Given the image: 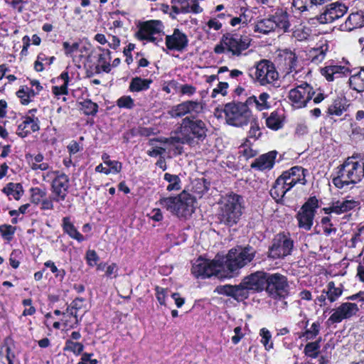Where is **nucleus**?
I'll use <instances>...</instances> for the list:
<instances>
[{
	"mask_svg": "<svg viewBox=\"0 0 364 364\" xmlns=\"http://www.w3.org/2000/svg\"><path fill=\"white\" fill-rule=\"evenodd\" d=\"M256 251L252 247H237L230 249L225 257L220 256L225 278H232L237 275L239 270L252 261Z\"/></svg>",
	"mask_w": 364,
	"mask_h": 364,
	"instance_id": "1",
	"label": "nucleus"
},
{
	"mask_svg": "<svg viewBox=\"0 0 364 364\" xmlns=\"http://www.w3.org/2000/svg\"><path fill=\"white\" fill-rule=\"evenodd\" d=\"M363 177L364 161L356 156H352L338 167L337 176L332 179V183L342 189L358 183Z\"/></svg>",
	"mask_w": 364,
	"mask_h": 364,
	"instance_id": "2",
	"label": "nucleus"
},
{
	"mask_svg": "<svg viewBox=\"0 0 364 364\" xmlns=\"http://www.w3.org/2000/svg\"><path fill=\"white\" fill-rule=\"evenodd\" d=\"M279 58L283 62L282 69L284 72V80L289 83L300 84L304 82L309 73L301 65L296 53L290 50H281Z\"/></svg>",
	"mask_w": 364,
	"mask_h": 364,
	"instance_id": "3",
	"label": "nucleus"
},
{
	"mask_svg": "<svg viewBox=\"0 0 364 364\" xmlns=\"http://www.w3.org/2000/svg\"><path fill=\"white\" fill-rule=\"evenodd\" d=\"M242 198L235 193L222 197L219 202L218 218L226 225L237 223L242 214Z\"/></svg>",
	"mask_w": 364,
	"mask_h": 364,
	"instance_id": "4",
	"label": "nucleus"
},
{
	"mask_svg": "<svg viewBox=\"0 0 364 364\" xmlns=\"http://www.w3.org/2000/svg\"><path fill=\"white\" fill-rule=\"evenodd\" d=\"M326 97V95L320 89L315 90L306 82L296 83L295 87L291 89L288 94L291 105L296 109L305 107L311 100L315 104H318Z\"/></svg>",
	"mask_w": 364,
	"mask_h": 364,
	"instance_id": "5",
	"label": "nucleus"
},
{
	"mask_svg": "<svg viewBox=\"0 0 364 364\" xmlns=\"http://www.w3.org/2000/svg\"><path fill=\"white\" fill-rule=\"evenodd\" d=\"M251 39L239 33H226L214 48L216 54L227 53L233 57L240 56L250 46Z\"/></svg>",
	"mask_w": 364,
	"mask_h": 364,
	"instance_id": "6",
	"label": "nucleus"
},
{
	"mask_svg": "<svg viewBox=\"0 0 364 364\" xmlns=\"http://www.w3.org/2000/svg\"><path fill=\"white\" fill-rule=\"evenodd\" d=\"M223 112L227 124L235 127H246L254 116L246 102H228L224 106Z\"/></svg>",
	"mask_w": 364,
	"mask_h": 364,
	"instance_id": "7",
	"label": "nucleus"
},
{
	"mask_svg": "<svg viewBox=\"0 0 364 364\" xmlns=\"http://www.w3.org/2000/svg\"><path fill=\"white\" fill-rule=\"evenodd\" d=\"M250 77L262 86L279 85V73L274 64L269 60H262L250 70Z\"/></svg>",
	"mask_w": 364,
	"mask_h": 364,
	"instance_id": "8",
	"label": "nucleus"
},
{
	"mask_svg": "<svg viewBox=\"0 0 364 364\" xmlns=\"http://www.w3.org/2000/svg\"><path fill=\"white\" fill-rule=\"evenodd\" d=\"M208 131L206 124L201 119H194L188 117L183 119L180 133L183 137V142L189 144H193L195 140L203 141L206 137Z\"/></svg>",
	"mask_w": 364,
	"mask_h": 364,
	"instance_id": "9",
	"label": "nucleus"
},
{
	"mask_svg": "<svg viewBox=\"0 0 364 364\" xmlns=\"http://www.w3.org/2000/svg\"><path fill=\"white\" fill-rule=\"evenodd\" d=\"M164 26L160 20H149L141 23L136 33L138 40L159 46L163 42Z\"/></svg>",
	"mask_w": 364,
	"mask_h": 364,
	"instance_id": "10",
	"label": "nucleus"
},
{
	"mask_svg": "<svg viewBox=\"0 0 364 364\" xmlns=\"http://www.w3.org/2000/svg\"><path fill=\"white\" fill-rule=\"evenodd\" d=\"M191 272L197 278L215 276L220 279H225L224 276L220 275L223 273V270L219 255L213 260L199 257L193 264Z\"/></svg>",
	"mask_w": 364,
	"mask_h": 364,
	"instance_id": "11",
	"label": "nucleus"
},
{
	"mask_svg": "<svg viewBox=\"0 0 364 364\" xmlns=\"http://www.w3.org/2000/svg\"><path fill=\"white\" fill-rule=\"evenodd\" d=\"M318 208V200L315 196L310 197L296 215L298 227L306 231L311 229L314 219Z\"/></svg>",
	"mask_w": 364,
	"mask_h": 364,
	"instance_id": "12",
	"label": "nucleus"
},
{
	"mask_svg": "<svg viewBox=\"0 0 364 364\" xmlns=\"http://www.w3.org/2000/svg\"><path fill=\"white\" fill-rule=\"evenodd\" d=\"M294 246L293 240L289 233L277 234L273 239L269 249V257L272 259L282 258L290 255Z\"/></svg>",
	"mask_w": 364,
	"mask_h": 364,
	"instance_id": "13",
	"label": "nucleus"
},
{
	"mask_svg": "<svg viewBox=\"0 0 364 364\" xmlns=\"http://www.w3.org/2000/svg\"><path fill=\"white\" fill-rule=\"evenodd\" d=\"M36 109H33L28 112V113L21 117L17 122L16 134L21 138H24L33 132H36L40 129V121L34 113Z\"/></svg>",
	"mask_w": 364,
	"mask_h": 364,
	"instance_id": "14",
	"label": "nucleus"
},
{
	"mask_svg": "<svg viewBox=\"0 0 364 364\" xmlns=\"http://www.w3.org/2000/svg\"><path fill=\"white\" fill-rule=\"evenodd\" d=\"M203 110V104L201 101L187 100L174 106L169 114L173 118L181 117L187 114L192 117L197 116Z\"/></svg>",
	"mask_w": 364,
	"mask_h": 364,
	"instance_id": "15",
	"label": "nucleus"
},
{
	"mask_svg": "<svg viewBox=\"0 0 364 364\" xmlns=\"http://www.w3.org/2000/svg\"><path fill=\"white\" fill-rule=\"evenodd\" d=\"M265 289L271 295L280 296L287 291L288 282L285 276L279 274L266 273Z\"/></svg>",
	"mask_w": 364,
	"mask_h": 364,
	"instance_id": "16",
	"label": "nucleus"
},
{
	"mask_svg": "<svg viewBox=\"0 0 364 364\" xmlns=\"http://www.w3.org/2000/svg\"><path fill=\"white\" fill-rule=\"evenodd\" d=\"M358 311L359 308L356 304L344 302L333 310L328 321L331 323H338L353 317Z\"/></svg>",
	"mask_w": 364,
	"mask_h": 364,
	"instance_id": "17",
	"label": "nucleus"
},
{
	"mask_svg": "<svg viewBox=\"0 0 364 364\" xmlns=\"http://www.w3.org/2000/svg\"><path fill=\"white\" fill-rule=\"evenodd\" d=\"M204 0H172V9L175 14H199L203 11L200 3Z\"/></svg>",
	"mask_w": 364,
	"mask_h": 364,
	"instance_id": "18",
	"label": "nucleus"
},
{
	"mask_svg": "<svg viewBox=\"0 0 364 364\" xmlns=\"http://www.w3.org/2000/svg\"><path fill=\"white\" fill-rule=\"evenodd\" d=\"M348 7L342 3L335 2L328 5L324 11L319 16L318 21L321 23H329L343 16Z\"/></svg>",
	"mask_w": 364,
	"mask_h": 364,
	"instance_id": "19",
	"label": "nucleus"
},
{
	"mask_svg": "<svg viewBox=\"0 0 364 364\" xmlns=\"http://www.w3.org/2000/svg\"><path fill=\"white\" fill-rule=\"evenodd\" d=\"M69 178L65 173H57L52 182L51 189L53 200L60 202L65 199L69 188Z\"/></svg>",
	"mask_w": 364,
	"mask_h": 364,
	"instance_id": "20",
	"label": "nucleus"
},
{
	"mask_svg": "<svg viewBox=\"0 0 364 364\" xmlns=\"http://www.w3.org/2000/svg\"><path fill=\"white\" fill-rule=\"evenodd\" d=\"M165 44L169 50L182 51L188 46V36L178 28H174L172 34L166 36Z\"/></svg>",
	"mask_w": 364,
	"mask_h": 364,
	"instance_id": "21",
	"label": "nucleus"
},
{
	"mask_svg": "<svg viewBox=\"0 0 364 364\" xmlns=\"http://www.w3.org/2000/svg\"><path fill=\"white\" fill-rule=\"evenodd\" d=\"M178 141L179 140L177 137L151 139L149 141V145L151 148L146 153L151 157H161L166 152V145H174L176 143H178Z\"/></svg>",
	"mask_w": 364,
	"mask_h": 364,
	"instance_id": "22",
	"label": "nucleus"
},
{
	"mask_svg": "<svg viewBox=\"0 0 364 364\" xmlns=\"http://www.w3.org/2000/svg\"><path fill=\"white\" fill-rule=\"evenodd\" d=\"M241 284L245 292L246 290L261 291L265 289L266 287V272H256L252 273L245 277Z\"/></svg>",
	"mask_w": 364,
	"mask_h": 364,
	"instance_id": "23",
	"label": "nucleus"
},
{
	"mask_svg": "<svg viewBox=\"0 0 364 364\" xmlns=\"http://www.w3.org/2000/svg\"><path fill=\"white\" fill-rule=\"evenodd\" d=\"M358 205L359 202L353 199L338 200L332 201L329 206L323 208V211L326 215H341L356 208Z\"/></svg>",
	"mask_w": 364,
	"mask_h": 364,
	"instance_id": "24",
	"label": "nucleus"
},
{
	"mask_svg": "<svg viewBox=\"0 0 364 364\" xmlns=\"http://www.w3.org/2000/svg\"><path fill=\"white\" fill-rule=\"evenodd\" d=\"M270 16L272 19H273L276 32L287 33L290 31L291 26L290 21L291 16L286 10L277 8L275 12Z\"/></svg>",
	"mask_w": 364,
	"mask_h": 364,
	"instance_id": "25",
	"label": "nucleus"
},
{
	"mask_svg": "<svg viewBox=\"0 0 364 364\" xmlns=\"http://www.w3.org/2000/svg\"><path fill=\"white\" fill-rule=\"evenodd\" d=\"M176 215L185 216L193 212L195 200L189 193L182 192L176 196Z\"/></svg>",
	"mask_w": 364,
	"mask_h": 364,
	"instance_id": "26",
	"label": "nucleus"
},
{
	"mask_svg": "<svg viewBox=\"0 0 364 364\" xmlns=\"http://www.w3.org/2000/svg\"><path fill=\"white\" fill-rule=\"evenodd\" d=\"M321 73L328 81H333L342 76H346L350 70L346 66L331 63L323 68Z\"/></svg>",
	"mask_w": 364,
	"mask_h": 364,
	"instance_id": "27",
	"label": "nucleus"
},
{
	"mask_svg": "<svg viewBox=\"0 0 364 364\" xmlns=\"http://www.w3.org/2000/svg\"><path fill=\"white\" fill-rule=\"evenodd\" d=\"M276 156V151H269L262 154L252 163L251 167L259 171L269 170L274 164Z\"/></svg>",
	"mask_w": 364,
	"mask_h": 364,
	"instance_id": "28",
	"label": "nucleus"
},
{
	"mask_svg": "<svg viewBox=\"0 0 364 364\" xmlns=\"http://www.w3.org/2000/svg\"><path fill=\"white\" fill-rule=\"evenodd\" d=\"M222 28L223 23L217 18H210L202 29L208 40L215 41L218 38Z\"/></svg>",
	"mask_w": 364,
	"mask_h": 364,
	"instance_id": "29",
	"label": "nucleus"
},
{
	"mask_svg": "<svg viewBox=\"0 0 364 364\" xmlns=\"http://www.w3.org/2000/svg\"><path fill=\"white\" fill-rule=\"evenodd\" d=\"M364 26V15L362 11L350 14L344 23L341 25V31H350Z\"/></svg>",
	"mask_w": 364,
	"mask_h": 364,
	"instance_id": "30",
	"label": "nucleus"
},
{
	"mask_svg": "<svg viewBox=\"0 0 364 364\" xmlns=\"http://www.w3.org/2000/svg\"><path fill=\"white\" fill-rule=\"evenodd\" d=\"M270 98L269 95L267 92H262L258 97L252 95L249 97L246 100V103L248 106H255V108L259 111H263L270 107L268 100Z\"/></svg>",
	"mask_w": 364,
	"mask_h": 364,
	"instance_id": "31",
	"label": "nucleus"
},
{
	"mask_svg": "<svg viewBox=\"0 0 364 364\" xmlns=\"http://www.w3.org/2000/svg\"><path fill=\"white\" fill-rule=\"evenodd\" d=\"M62 228L65 233L70 237L82 242L85 240V237L77 230L74 224L71 222L69 217H64L62 220Z\"/></svg>",
	"mask_w": 364,
	"mask_h": 364,
	"instance_id": "32",
	"label": "nucleus"
},
{
	"mask_svg": "<svg viewBox=\"0 0 364 364\" xmlns=\"http://www.w3.org/2000/svg\"><path fill=\"white\" fill-rule=\"evenodd\" d=\"M328 50V46L326 43L312 48L308 52L309 59L312 63L318 65L324 60Z\"/></svg>",
	"mask_w": 364,
	"mask_h": 364,
	"instance_id": "33",
	"label": "nucleus"
},
{
	"mask_svg": "<svg viewBox=\"0 0 364 364\" xmlns=\"http://www.w3.org/2000/svg\"><path fill=\"white\" fill-rule=\"evenodd\" d=\"M308 323L309 321H306L304 331L299 334V338L306 341L316 338L321 331V323L319 321L312 323L309 327H307Z\"/></svg>",
	"mask_w": 364,
	"mask_h": 364,
	"instance_id": "34",
	"label": "nucleus"
},
{
	"mask_svg": "<svg viewBox=\"0 0 364 364\" xmlns=\"http://www.w3.org/2000/svg\"><path fill=\"white\" fill-rule=\"evenodd\" d=\"M152 80L150 79H144L140 77H133L130 82L129 90L133 92H139L147 90Z\"/></svg>",
	"mask_w": 364,
	"mask_h": 364,
	"instance_id": "35",
	"label": "nucleus"
},
{
	"mask_svg": "<svg viewBox=\"0 0 364 364\" xmlns=\"http://www.w3.org/2000/svg\"><path fill=\"white\" fill-rule=\"evenodd\" d=\"M255 31L263 34L276 31L271 16L269 15L268 17L257 21L255 26Z\"/></svg>",
	"mask_w": 364,
	"mask_h": 364,
	"instance_id": "36",
	"label": "nucleus"
},
{
	"mask_svg": "<svg viewBox=\"0 0 364 364\" xmlns=\"http://www.w3.org/2000/svg\"><path fill=\"white\" fill-rule=\"evenodd\" d=\"M103 51L105 53L99 55L98 64L95 67L96 73H100L101 72L108 73L111 70V65L109 63L111 53L109 50H103Z\"/></svg>",
	"mask_w": 364,
	"mask_h": 364,
	"instance_id": "37",
	"label": "nucleus"
},
{
	"mask_svg": "<svg viewBox=\"0 0 364 364\" xmlns=\"http://www.w3.org/2000/svg\"><path fill=\"white\" fill-rule=\"evenodd\" d=\"M9 199L19 200L23 193L22 186L18 183H9L2 190Z\"/></svg>",
	"mask_w": 364,
	"mask_h": 364,
	"instance_id": "38",
	"label": "nucleus"
},
{
	"mask_svg": "<svg viewBox=\"0 0 364 364\" xmlns=\"http://www.w3.org/2000/svg\"><path fill=\"white\" fill-rule=\"evenodd\" d=\"M284 117L281 112L274 111L266 119V125L272 130H278L283 126Z\"/></svg>",
	"mask_w": 364,
	"mask_h": 364,
	"instance_id": "39",
	"label": "nucleus"
},
{
	"mask_svg": "<svg viewBox=\"0 0 364 364\" xmlns=\"http://www.w3.org/2000/svg\"><path fill=\"white\" fill-rule=\"evenodd\" d=\"M321 337L318 339L307 343L304 348V353L306 356L311 358H318L321 351Z\"/></svg>",
	"mask_w": 364,
	"mask_h": 364,
	"instance_id": "40",
	"label": "nucleus"
},
{
	"mask_svg": "<svg viewBox=\"0 0 364 364\" xmlns=\"http://www.w3.org/2000/svg\"><path fill=\"white\" fill-rule=\"evenodd\" d=\"M350 87L358 92L364 91V68L349 78Z\"/></svg>",
	"mask_w": 364,
	"mask_h": 364,
	"instance_id": "41",
	"label": "nucleus"
},
{
	"mask_svg": "<svg viewBox=\"0 0 364 364\" xmlns=\"http://www.w3.org/2000/svg\"><path fill=\"white\" fill-rule=\"evenodd\" d=\"M63 48L64 50V53L66 56L71 57L73 59L74 62L77 63L75 59L76 54L79 53H82L83 50H85V46H81L80 44L77 42H74L73 43H70L69 42H63Z\"/></svg>",
	"mask_w": 364,
	"mask_h": 364,
	"instance_id": "42",
	"label": "nucleus"
},
{
	"mask_svg": "<svg viewBox=\"0 0 364 364\" xmlns=\"http://www.w3.org/2000/svg\"><path fill=\"white\" fill-rule=\"evenodd\" d=\"M249 124H250V127L248 132L246 142H248L250 139H253L255 141L258 139L262 135L261 124L257 117L254 115L250 119Z\"/></svg>",
	"mask_w": 364,
	"mask_h": 364,
	"instance_id": "43",
	"label": "nucleus"
},
{
	"mask_svg": "<svg viewBox=\"0 0 364 364\" xmlns=\"http://www.w3.org/2000/svg\"><path fill=\"white\" fill-rule=\"evenodd\" d=\"M289 191L286 188L281 180H276L274 185L270 190L271 196L276 200L280 202Z\"/></svg>",
	"mask_w": 364,
	"mask_h": 364,
	"instance_id": "44",
	"label": "nucleus"
},
{
	"mask_svg": "<svg viewBox=\"0 0 364 364\" xmlns=\"http://www.w3.org/2000/svg\"><path fill=\"white\" fill-rule=\"evenodd\" d=\"M63 324L66 328H73L78 323L77 314L76 312L68 308L66 311L63 313Z\"/></svg>",
	"mask_w": 364,
	"mask_h": 364,
	"instance_id": "45",
	"label": "nucleus"
},
{
	"mask_svg": "<svg viewBox=\"0 0 364 364\" xmlns=\"http://www.w3.org/2000/svg\"><path fill=\"white\" fill-rule=\"evenodd\" d=\"M223 289L225 294L231 296L236 299H240L242 297H245L246 292L244 291L241 283L239 285L235 286L225 285L223 287Z\"/></svg>",
	"mask_w": 364,
	"mask_h": 364,
	"instance_id": "46",
	"label": "nucleus"
},
{
	"mask_svg": "<svg viewBox=\"0 0 364 364\" xmlns=\"http://www.w3.org/2000/svg\"><path fill=\"white\" fill-rule=\"evenodd\" d=\"M285 172L287 173H289L290 178L294 183L301 184L306 183L304 169L303 168L300 166H294Z\"/></svg>",
	"mask_w": 364,
	"mask_h": 364,
	"instance_id": "47",
	"label": "nucleus"
},
{
	"mask_svg": "<svg viewBox=\"0 0 364 364\" xmlns=\"http://www.w3.org/2000/svg\"><path fill=\"white\" fill-rule=\"evenodd\" d=\"M176 197H162L156 203V204L166 209L172 214L176 215Z\"/></svg>",
	"mask_w": 364,
	"mask_h": 364,
	"instance_id": "48",
	"label": "nucleus"
},
{
	"mask_svg": "<svg viewBox=\"0 0 364 364\" xmlns=\"http://www.w3.org/2000/svg\"><path fill=\"white\" fill-rule=\"evenodd\" d=\"M346 107L341 99H336L328 106L327 113L330 116H341L346 111Z\"/></svg>",
	"mask_w": 364,
	"mask_h": 364,
	"instance_id": "49",
	"label": "nucleus"
},
{
	"mask_svg": "<svg viewBox=\"0 0 364 364\" xmlns=\"http://www.w3.org/2000/svg\"><path fill=\"white\" fill-rule=\"evenodd\" d=\"M164 178L168 183L166 186L168 191H179L181 188L180 178L177 175L166 173Z\"/></svg>",
	"mask_w": 364,
	"mask_h": 364,
	"instance_id": "50",
	"label": "nucleus"
},
{
	"mask_svg": "<svg viewBox=\"0 0 364 364\" xmlns=\"http://www.w3.org/2000/svg\"><path fill=\"white\" fill-rule=\"evenodd\" d=\"M343 290L340 287H336L333 282H330L326 286L328 300L332 303L336 301L342 294Z\"/></svg>",
	"mask_w": 364,
	"mask_h": 364,
	"instance_id": "51",
	"label": "nucleus"
},
{
	"mask_svg": "<svg viewBox=\"0 0 364 364\" xmlns=\"http://www.w3.org/2000/svg\"><path fill=\"white\" fill-rule=\"evenodd\" d=\"M321 225L323 230V232L326 236H331L336 235L337 229L331 223V220L329 216H326L321 218Z\"/></svg>",
	"mask_w": 364,
	"mask_h": 364,
	"instance_id": "52",
	"label": "nucleus"
},
{
	"mask_svg": "<svg viewBox=\"0 0 364 364\" xmlns=\"http://www.w3.org/2000/svg\"><path fill=\"white\" fill-rule=\"evenodd\" d=\"M44 156L41 154L36 155L31 162V166L33 170L46 171L49 168L48 162L43 161Z\"/></svg>",
	"mask_w": 364,
	"mask_h": 364,
	"instance_id": "53",
	"label": "nucleus"
},
{
	"mask_svg": "<svg viewBox=\"0 0 364 364\" xmlns=\"http://www.w3.org/2000/svg\"><path fill=\"white\" fill-rule=\"evenodd\" d=\"M259 336H261V343L264 346L267 350H269L273 348V342L272 341V334L270 331L265 328H262L259 331Z\"/></svg>",
	"mask_w": 364,
	"mask_h": 364,
	"instance_id": "54",
	"label": "nucleus"
},
{
	"mask_svg": "<svg viewBox=\"0 0 364 364\" xmlns=\"http://www.w3.org/2000/svg\"><path fill=\"white\" fill-rule=\"evenodd\" d=\"M80 109L86 115H95L97 112L98 106L90 100H84L80 103Z\"/></svg>",
	"mask_w": 364,
	"mask_h": 364,
	"instance_id": "55",
	"label": "nucleus"
},
{
	"mask_svg": "<svg viewBox=\"0 0 364 364\" xmlns=\"http://www.w3.org/2000/svg\"><path fill=\"white\" fill-rule=\"evenodd\" d=\"M84 349V346L82 343L78 342H74L71 340H67L64 346L63 350L65 351L73 352L75 355H80Z\"/></svg>",
	"mask_w": 364,
	"mask_h": 364,
	"instance_id": "56",
	"label": "nucleus"
},
{
	"mask_svg": "<svg viewBox=\"0 0 364 364\" xmlns=\"http://www.w3.org/2000/svg\"><path fill=\"white\" fill-rule=\"evenodd\" d=\"M16 230V227L11 225L4 224L0 225V233L2 237L9 242L13 239Z\"/></svg>",
	"mask_w": 364,
	"mask_h": 364,
	"instance_id": "57",
	"label": "nucleus"
},
{
	"mask_svg": "<svg viewBox=\"0 0 364 364\" xmlns=\"http://www.w3.org/2000/svg\"><path fill=\"white\" fill-rule=\"evenodd\" d=\"M46 195V191L39 188H31V201L36 205L43 200Z\"/></svg>",
	"mask_w": 364,
	"mask_h": 364,
	"instance_id": "58",
	"label": "nucleus"
},
{
	"mask_svg": "<svg viewBox=\"0 0 364 364\" xmlns=\"http://www.w3.org/2000/svg\"><path fill=\"white\" fill-rule=\"evenodd\" d=\"M117 105L120 108L132 109L134 106V102L130 96H122L117 100Z\"/></svg>",
	"mask_w": 364,
	"mask_h": 364,
	"instance_id": "59",
	"label": "nucleus"
},
{
	"mask_svg": "<svg viewBox=\"0 0 364 364\" xmlns=\"http://www.w3.org/2000/svg\"><path fill=\"white\" fill-rule=\"evenodd\" d=\"M292 4L301 12L306 11L314 6L310 5V0H293Z\"/></svg>",
	"mask_w": 364,
	"mask_h": 364,
	"instance_id": "60",
	"label": "nucleus"
},
{
	"mask_svg": "<svg viewBox=\"0 0 364 364\" xmlns=\"http://www.w3.org/2000/svg\"><path fill=\"white\" fill-rule=\"evenodd\" d=\"M277 180H281L282 183L286 186V188L288 191L291 190L296 184H297L290 178L289 173H287L285 171L283 172Z\"/></svg>",
	"mask_w": 364,
	"mask_h": 364,
	"instance_id": "61",
	"label": "nucleus"
},
{
	"mask_svg": "<svg viewBox=\"0 0 364 364\" xmlns=\"http://www.w3.org/2000/svg\"><path fill=\"white\" fill-rule=\"evenodd\" d=\"M105 165L109 166L107 169L109 171H110V173L112 174L119 173L122 168V164L115 160H110L109 161H107Z\"/></svg>",
	"mask_w": 364,
	"mask_h": 364,
	"instance_id": "62",
	"label": "nucleus"
},
{
	"mask_svg": "<svg viewBox=\"0 0 364 364\" xmlns=\"http://www.w3.org/2000/svg\"><path fill=\"white\" fill-rule=\"evenodd\" d=\"M69 309L70 311L72 310L77 314V311L86 309L85 300L82 298H76L72 301Z\"/></svg>",
	"mask_w": 364,
	"mask_h": 364,
	"instance_id": "63",
	"label": "nucleus"
},
{
	"mask_svg": "<svg viewBox=\"0 0 364 364\" xmlns=\"http://www.w3.org/2000/svg\"><path fill=\"white\" fill-rule=\"evenodd\" d=\"M228 84L225 82H220L218 84L217 87L213 90L211 93L212 97H216L218 94H221L223 96L226 95Z\"/></svg>",
	"mask_w": 364,
	"mask_h": 364,
	"instance_id": "64",
	"label": "nucleus"
}]
</instances>
